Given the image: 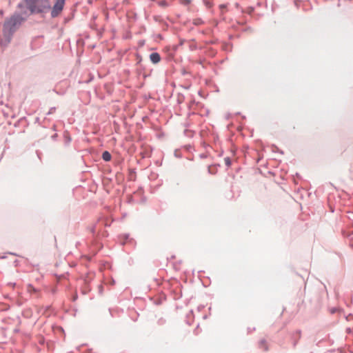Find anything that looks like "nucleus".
I'll return each instance as SVG.
<instances>
[{
    "instance_id": "1",
    "label": "nucleus",
    "mask_w": 353,
    "mask_h": 353,
    "mask_svg": "<svg viewBox=\"0 0 353 353\" xmlns=\"http://www.w3.org/2000/svg\"><path fill=\"white\" fill-rule=\"evenodd\" d=\"M19 7L26 8L29 10L28 14L33 13H41L48 11L50 8V0H25L19 5Z\"/></svg>"
},
{
    "instance_id": "2",
    "label": "nucleus",
    "mask_w": 353,
    "mask_h": 353,
    "mask_svg": "<svg viewBox=\"0 0 353 353\" xmlns=\"http://www.w3.org/2000/svg\"><path fill=\"white\" fill-rule=\"evenodd\" d=\"M25 17L19 14H14L4 23V28L9 31H13L19 26L24 20Z\"/></svg>"
},
{
    "instance_id": "3",
    "label": "nucleus",
    "mask_w": 353,
    "mask_h": 353,
    "mask_svg": "<svg viewBox=\"0 0 353 353\" xmlns=\"http://www.w3.org/2000/svg\"><path fill=\"white\" fill-rule=\"evenodd\" d=\"M65 4V0H56V2L52 9L51 16L57 17L62 11Z\"/></svg>"
},
{
    "instance_id": "4",
    "label": "nucleus",
    "mask_w": 353,
    "mask_h": 353,
    "mask_svg": "<svg viewBox=\"0 0 353 353\" xmlns=\"http://www.w3.org/2000/svg\"><path fill=\"white\" fill-rule=\"evenodd\" d=\"M150 61L153 63H157L160 61L161 57L159 53L157 52H153L150 55Z\"/></svg>"
},
{
    "instance_id": "5",
    "label": "nucleus",
    "mask_w": 353,
    "mask_h": 353,
    "mask_svg": "<svg viewBox=\"0 0 353 353\" xmlns=\"http://www.w3.org/2000/svg\"><path fill=\"white\" fill-rule=\"evenodd\" d=\"M102 158L105 161H109L111 160V154L109 152L105 151L102 154Z\"/></svg>"
},
{
    "instance_id": "6",
    "label": "nucleus",
    "mask_w": 353,
    "mask_h": 353,
    "mask_svg": "<svg viewBox=\"0 0 353 353\" xmlns=\"http://www.w3.org/2000/svg\"><path fill=\"white\" fill-rule=\"evenodd\" d=\"M28 290L30 293L36 292V291H37L36 289L31 285H29L28 286Z\"/></svg>"
},
{
    "instance_id": "7",
    "label": "nucleus",
    "mask_w": 353,
    "mask_h": 353,
    "mask_svg": "<svg viewBox=\"0 0 353 353\" xmlns=\"http://www.w3.org/2000/svg\"><path fill=\"white\" fill-rule=\"evenodd\" d=\"M203 23V21L200 19H195L194 20V24L195 25H200V24H202Z\"/></svg>"
},
{
    "instance_id": "8",
    "label": "nucleus",
    "mask_w": 353,
    "mask_h": 353,
    "mask_svg": "<svg viewBox=\"0 0 353 353\" xmlns=\"http://www.w3.org/2000/svg\"><path fill=\"white\" fill-rule=\"evenodd\" d=\"M160 4L162 5V6H165L166 5V3L165 2H162Z\"/></svg>"
},
{
    "instance_id": "9",
    "label": "nucleus",
    "mask_w": 353,
    "mask_h": 353,
    "mask_svg": "<svg viewBox=\"0 0 353 353\" xmlns=\"http://www.w3.org/2000/svg\"><path fill=\"white\" fill-rule=\"evenodd\" d=\"M350 246L353 248V241L350 243Z\"/></svg>"
}]
</instances>
